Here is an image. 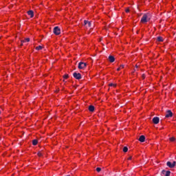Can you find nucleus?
I'll list each match as a JSON object with an SVG mask.
<instances>
[{"label": "nucleus", "instance_id": "f257e3e1", "mask_svg": "<svg viewBox=\"0 0 176 176\" xmlns=\"http://www.w3.org/2000/svg\"><path fill=\"white\" fill-rule=\"evenodd\" d=\"M151 19V15L148 13L143 15L141 19V23H147Z\"/></svg>", "mask_w": 176, "mask_h": 176}, {"label": "nucleus", "instance_id": "f03ea898", "mask_svg": "<svg viewBox=\"0 0 176 176\" xmlns=\"http://www.w3.org/2000/svg\"><path fill=\"white\" fill-rule=\"evenodd\" d=\"M53 32L55 35L58 36L60 34V30L58 27L54 28Z\"/></svg>", "mask_w": 176, "mask_h": 176}, {"label": "nucleus", "instance_id": "7ed1b4c3", "mask_svg": "<svg viewBox=\"0 0 176 176\" xmlns=\"http://www.w3.org/2000/svg\"><path fill=\"white\" fill-rule=\"evenodd\" d=\"M86 67H87V63L83 62H80L79 65H78V68H79V69H82Z\"/></svg>", "mask_w": 176, "mask_h": 176}, {"label": "nucleus", "instance_id": "20e7f679", "mask_svg": "<svg viewBox=\"0 0 176 176\" xmlns=\"http://www.w3.org/2000/svg\"><path fill=\"white\" fill-rule=\"evenodd\" d=\"M73 76H74V78H76L77 80L82 79V75L80 73L74 72L73 74Z\"/></svg>", "mask_w": 176, "mask_h": 176}, {"label": "nucleus", "instance_id": "39448f33", "mask_svg": "<svg viewBox=\"0 0 176 176\" xmlns=\"http://www.w3.org/2000/svg\"><path fill=\"white\" fill-rule=\"evenodd\" d=\"M175 164H176L175 162H173V163L170 162H168L167 164H166L167 166L170 168H173L175 167Z\"/></svg>", "mask_w": 176, "mask_h": 176}, {"label": "nucleus", "instance_id": "423d86ee", "mask_svg": "<svg viewBox=\"0 0 176 176\" xmlns=\"http://www.w3.org/2000/svg\"><path fill=\"white\" fill-rule=\"evenodd\" d=\"M172 116H173V113H172V111H171L170 110H168V111H166V115H165V118H172Z\"/></svg>", "mask_w": 176, "mask_h": 176}, {"label": "nucleus", "instance_id": "0eeeda50", "mask_svg": "<svg viewBox=\"0 0 176 176\" xmlns=\"http://www.w3.org/2000/svg\"><path fill=\"white\" fill-rule=\"evenodd\" d=\"M162 175L164 176H170V170L166 171V170H162Z\"/></svg>", "mask_w": 176, "mask_h": 176}, {"label": "nucleus", "instance_id": "6e6552de", "mask_svg": "<svg viewBox=\"0 0 176 176\" xmlns=\"http://www.w3.org/2000/svg\"><path fill=\"white\" fill-rule=\"evenodd\" d=\"M153 122L155 124H158L160 122V118L158 117H154L153 118Z\"/></svg>", "mask_w": 176, "mask_h": 176}, {"label": "nucleus", "instance_id": "1a4fd4ad", "mask_svg": "<svg viewBox=\"0 0 176 176\" xmlns=\"http://www.w3.org/2000/svg\"><path fill=\"white\" fill-rule=\"evenodd\" d=\"M108 59L110 63H113L115 61V58L112 55L109 56Z\"/></svg>", "mask_w": 176, "mask_h": 176}, {"label": "nucleus", "instance_id": "9d476101", "mask_svg": "<svg viewBox=\"0 0 176 176\" xmlns=\"http://www.w3.org/2000/svg\"><path fill=\"white\" fill-rule=\"evenodd\" d=\"M138 141L140 142H145L144 135H141L140 137H139Z\"/></svg>", "mask_w": 176, "mask_h": 176}, {"label": "nucleus", "instance_id": "9b49d317", "mask_svg": "<svg viewBox=\"0 0 176 176\" xmlns=\"http://www.w3.org/2000/svg\"><path fill=\"white\" fill-rule=\"evenodd\" d=\"M28 16H30L31 18L34 17V12L33 10H30L28 12Z\"/></svg>", "mask_w": 176, "mask_h": 176}, {"label": "nucleus", "instance_id": "f8f14e48", "mask_svg": "<svg viewBox=\"0 0 176 176\" xmlns=\"http://www.w3.org/2000/svg\"><path fill=\"white\" fill-rule=\"evenodd\" d=\"M95 110V107L93 105L89 106V111L91 112H94Z\"/></svg>", "mask_w": 176, "mask_h": 176}, {"label": "nucleus", "instance_id": "ddd939ff", "mask_svg": "<svg viewBox=\"0 0 176 176\" xmlns=\"http://www.w3.org/2000/svg\"><path fill=\"white\" fill-rule=\"evenodd\" d=\"M43 49L42 46L39 45L36 47V50L40 51Z\"/></svg>", "mask_w": 176, "mask_h": 176}, {"label": "nucleus", "instance_id": "4468645a", "mask_svg": "<svg viewBox=\"0 0 176 176\" xmlns=\"http://www.w3.org/2000/svg\"><path fill=\"white\" fill-rule=\"evenodd\" d=\"M128 147L127 146H124V148H123V152L124 153H126V152H128Z\"/></svg>", "mask_w": 176, "mask_h": 176}, {"label": "nucleus", "instance_id": "2eb2a0df", "mask_svg": "<svg viewBox=\"0 0 176 176\" xmlns=\"http://www.w3.org/2000/svg\"><path fill=\"white\" fill-rule=\"evenodd\" d=\"M157 41L158 42H163V37H161V36L157 37Z\"/></svg>", "mask_w": 176, "mask_h": 176}, {"label": "nucleus", "instance_id": "dca6fc26", "mask_svg": "<svg viewBox=\"0 0 176 176\" xmlns=\"http://www.w3.org/2000/svg\"><path fill=\"white\" fill-rule=\"evenodd\" d=\"M32 144H33V145H37V144H38V140H33V142H32Z\"/></svg>", "mask_w": 176, "mask_h": 176}, {"label": "nucleus", "instance_id": "f3484780", "mask_svg": "<svg viewBox=\"0 0 176 176\" xmlns=\"http://www.w3.org/2000/svg\"><path fill=\"white\" fill-rule=\"evenodd\" d=\"M63 78L64 79H68L69 75H68V74H65L64 76H63Z\"/></svg>", "mask_w": 176, "mask_h": 176}, {"label": "nucleus", "instance_id": "a211bd4d", "mask_svg": "<svg viewBox=\"0 0 176 176\" xmlns=\"http://www.w3.org/2000/svg\"><path fill=\"white\" fill-rule=\"evenodd\" d=\"M169 140H170V142H175V138L172 137V138H170V139H169Z\"/></svg>", "mask_w": 176, "mask_h": 176}, {"label": "nucleus", "instance_id": "6ab92c4d", "mask_svg": "<svg viewBox=\"0 0 176 176\" xmlns=\"http://www.w3.org/2000/svg\"><path fill=\"white\" fill-rule=\"evenodd\" d=\"M101 170H102V168H96V171H97L98 173H100Z\"/></svg>", "mask_w": 176, "mask_h": 176}, {"label": "nucleus", "instance_id": "aec40b11", "mask_svg": "<svg viewBox=\"0 0 176 176\" xmlns=\"http://www.w3.org/2000/svg\"><path fill=\"white\" fill-rule=\"evenodd\" d=\"M88 23H90V21H84V24H85V25H88Z\"/></svg>", "mask_w": 176, "mask_h": 176}, {"label": "nucleus", "instance_id": "412c9836", "mask_svg": "<svg viewBox=\"0 0 176 176\" xmlns=\"http://www.w3.org/2000/svg\"><path fill=\"white\" fill-rule=\"evenodd\" d=\"M87 25L88 28H91V23L89 22Z\"/></svg>", "mask_w": 176, "mask_h": 176}, {"label": "nucleus", "instance_id": "4be33fe9", "mask_svg": "<svg viewBox=\"0 0 176 176\" xmlns=\"http://www.w3.org/2000/svg\"><path fill=\"white\" fill-rule=\"evenodd\" d=\"M25 42H30V38H27L26 39L24 40Z\"/></svg>", "mask_w": 176, "mask_h": 176}, {"label": "nucleus", "instance_id": "5701e85b", "mask_svg": "<svg viewBox=\"0 0 176 176\" xmlns=\"http://www.w3.org/2000/svg\"><path fill=\"white\" fill-rule=\"evenodd\" d=\"M38 157H41V156H42V153H41V152H38Z\"/></svg>", "mask_w": 176, "mask_h": 176}, {"label": "nucleus", "instance_id": "b1692460", "mask_svg": "<svg viewBox=\"0 0 176 176\" xmlns=\"http://www.w3.org/2000/svg\"><path fill=\"white\" fill-rule=\"evenodd\" d=\"M129 11H130V10H129V8H127V9L125 10V12H126V13H129Z\"/></svg>", "mask_w": 176, "mask_h": 176}, {"label": "nucleus", "instance_id": "393cba45", "mask_svg": "<svg viewBox=\"0 0 176 176\" xmlns=\"http://www.w3.org/2000/svg\"><path fill=\"white\" fill-rule=\"evenodd\" d=\"M25 42H27V41H25V40H22V41H21V43H25Z\"/></svg>", "mask_w": 176, "mask_h": 176}, {"label": "nucleus", "instance_id": "a878e982", "mask_svg": "<svg viewBox=\"0 0 176 176\" xmlns=\"http://www.w3.org/2000/svg\"><path fill=\"white\" fill-rule=\"evenodd\" d=\"M124 67V65H121L120 67V68H122L123 69Z\"/></svg>", "mask_w": 176, "mask_h": 176}, {"label": "nucleus", "instance_id": "bb28decb", "mask_svg": "<svg viewBox=\"0 0 176 176\" xmlns=\"http://www.w3.org/2000/svg\"><path fill=\"white\" fill-rule=\"evenodd\" d=\"M132 160V156H130L129 158H128V160Z\"/></svg>", "mask_w": 176, "mask_h": 176}, {"label": "nucleus", "instance_id": "cd10ccee", "mask_svg": "<svg viewBox=\"0 0 176 176\" xmlns=\"http://www.w3.org/2000/svg\"><path fill=\"white\" fill-rule=\"evenodd\" d=\"M142 78L144 79L145 78V75L142 74Z\"/></svg>", "mask_w": 176, "mask_h": 176}, {"label": "nucleus", "instance_id": "c85d7f7f", "mask_svg": "<svg viewBox=\"0 0 176 176\" xmlns=\"http://www.w3.org/2000/svg\"><path fill=\"white\" fill-rule=\"evenodd\" d=\"M121 69L120 67L118 68L116 70L120 71Z\"/></svg>", "mask_w": 176, "mask_h": 176}, {"label": "nucleus", "instance_id": "c756f323", "mask_svg": "<svg viewBox=\"0 0 176 176\" xmlns=\"http://www.w3.org/2000/svg\"><path fill=\"white\" fill-rule=\"evenodd\" d=\"M110 86H113V84H110Z\"/></svg>", "mask_w": 176, "mask_h": 176}, {"label": "nucleus", "instance_id": "7c9ffc66", "mask_svg": "<svg viewBox=\"0 0 176 176\" xmlns=\"http://www.w3.org/2000/svg\"><path fill=\"white\" fill-rule=\"evenodd\" d=\"M23 45V43H21V46H22Z\"/></svg>", "mask_w": 176, "mask_h": 176}, {"label": "nucleus", "instance_id": "2f4dec72", "mask_svg": "<svg viewBox=\"0 0 176 176\" xmlns=\"http://www.w3.org/2000/svg\"><path fill=\"white\" fill-rule=\"evenodd\" d=\"M136 67L138 68V65H136Z\"/></svg>", "mask_w": 176, "mask_h": 176}, {"label": "nucleus", "instance_id": "473e14b6", "mask_svg": "<svg viewBox=\"0 0 176 176\" xmlns=\"http://www.w3.org/2000/svg\"><path fill=\"white\" fill-rule=\"evenodd\" d=\"M0 113H1V111H0Z\"/></svg>", "mask_w": 176, "mask_h": 176}]
</instances>
